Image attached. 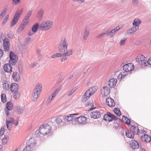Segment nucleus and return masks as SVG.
I'll use <instances>...</instances> for the list:
<instances>
[{
  "instance_id": "18",
  "label": "nucleus",
  "mask_w": 151,
  "mask_h": 151,
  "mask_svg": "<svg viewBox=\"0 0 151 151\" xmlns=\"http://www.w3.org/2000/svg\"><path fill=\"white\" fill-rule=\"evenodd\" d=\"M12 77L14 80L17 81H19L20 79L19 73L16 72L13 73Z\"/></svg>"
},
{
  "instance_id": "51",
  "label": "nucleus",
  "mask_w": 151,
  "mask_h": 151,
  "mask_svg": "<svg viewBox=\"0 0 151 151\" xmlns=\"http://www.w3.org/2000/svg\"><path fill=\"white\" fill-rule=\"evenodd\" d=\"M14 95V97L15 99H17L19 98V93L18 92V91H16Z\"/></svg>"
},
{
  "instance_id": "53",
  "label": "nucleus",
  "mask_w": 151,
  "mask_h": 151,
  "mask_svg": "<svg viewBox=\"0 0 151 151\" xmlns=\"http://www.w3.org/2000/svg\"><path fill=\"white\" fill-rule=\"evenodd\" d=\"M121 28V27L120 26H118L115 28H114V29H112V31H113V33H114L116 32L117 31L119 30Z\"/></svg>"
},
{
  "instance_id": "63",
  "label": "nucleus",
  "mask_w": 151,
  "mask_h": 151,
  "mask_svg": "<svg viewBox=\"0 0 151 151\" xmlns=\"http://www.w3.org/2000/svg\"><path fill=\"white\" fill-rule=\"evenodd\" d=\"M40 133L39 129L38 130H37V131H36L35 133V135L36 136H40Z\"/></svg>"
},
{
  "instance_id": "2",
  "label": "nucleus",
  "mask_w": 151,
  "mask_h": 151,
  "mask_svg": "<svg viewBox=\"0 0 151 151\" xmlns=\"http://www.w3.org/2000/svg\"><path fill=\"white\" fill-rule=\"evenodd\" d=\"M53 23L50 20H47L41 23L39 26L40 30L46 31L50 29L53 25Z\"/></svg>"
},
{
  "instance_id": "56",
  "label": "nucleus",
  "mask_w": 151,
  "mask_h": 151,
  "mask_svg": "<svg viewBox=\"0 0 151 151\" xmlns=\"http://www.w3.org/2000/svg\"><path fill=\"white\" fill-rule=\"evenodd\" d=\"M76 90L75 88H73L68 94V96H70Z\"/></svg>"
},
{
  "instance_id": "45",
  "label": "nucleus",
  "mask_w": 151,
  "mask_h": 151,
  "mask_svg": "<svg viewBox=\"0 0 151 151\" xmlns=\"http://www.w3.org/2000/svg\"><path fill=\"white\" fill-rule=\"evenodd\" d=\"M114 113L118 116H119L121 115V112L118 108H115L114 110Z\"/></svg>"
},
{
  "instance_id": "29",
  "label": "nucleus",
  "mask_w": 151,
  "mask_h": 151,
  "mask_svg": "<svg viewBox=\"0 0 151 151\" xmlns=\"http://www.w3.org/2000/svg\"><path fill=\"white\" fill-rule=\"evenodd\" d=\"M63 117L62 116H60L57 118L56 119V124L57 126H58V125L61 124L62 123L63 120Z\"/></svg>"
},
{
  "instance_id": "9",
  "label": "nucleus",
  "mask_w": 151,
  "mask_h": 151,
  "mask_svg": "<svg viewBox=\"0 0 151 151\" xmlns=\"http://www.w3.org/2000/svg\"><path fill=\"white\" fill-rule=\"evenodd\" d=\"M78 115V113L74 114H70L69 116H66L65 118V120L68 122L72 121V123L74 124L75 122V119L76 116Z\"/></svg>"
},
{
  "instance_id": "44",
  "label": "nucleus",
  "mask_w": 151,
  "mask_h": 151,
  "mask_svg": "<svg viewBox=\"0 0 151 151\" xmlns=\"http://www.w3.org/2000/svg\"><path fill=\"white\" fill-rule=\"evenodd\" d=\"M1 99L2 102L4 103L6 101V98L5 94L2 93L1 95Z\"/></svg>"
},
{
  "instance_id": "10",
  "label": "nucleus",
  "mask_w": 151,
  "mask_h": 151,
  "mask_svg": "<svg viewBox=\"0 0 151 151\" xmlns=\"http://www.w3.org/2000/svg\"><path fill=\"white\" fill-rule=\"evenodd\" d=\"M134 68L133 64L131 63H129L124 65L123 66V70L126 72H129L132 70Z\"/></svg>"
},
{
  "instance_id": "38",
  "label": "nucleus",
  "mask_w": 151,
  "mask_h": 151,
  "mask_svg": "<svg viewBox=\"0 0 151 151\" xmlns=\"http://www.w3.org/2000/svg\"><path fill=\"white\" fill-rule=\"evenodd\" d=\"M6 107L8 110H10L12 109L13 105L11 102H9L6 103Z\"/></svg>"
},
{
  "instance_id": "27",
  "label": "nucleus",
  "mask_w": 151,
  "mask_h": 151,
  "mask_svg": "<svg viewBox=\"0 0 151 151\" xmlns=\"http://www.w3.org/2000/svg\"><path fill=\"white\" fill-rule=\"evenodd\" d=\"M3 89L6 91H8L9 89V85L8 83L5 81H3Z\"/></svg>"
},
{
  "instance_id": "60",
  "label": "nucleus",
  "mask_w": 151,
  "mask_h": 151,
  "mask_svg": "<svg viewBox=\"0 0 151 151\" xmlns=\"http://www.w3.org/2000/svg\"><path fill=\"white\" fill-rule=\"evenodd\" d=\"M37 64V63L35 62L34 63H32L30 65V67L31 68H34L36 66Z\"/></svg>"
},
{
  "instance_id": "23",
  "label": "nucleus",
  "mask_w": 151,
  "mask_h": 151,
  "mask_svg": "<svg viewBox=\"0 0 151 151\" xmlns=\"http://www.w3.org/2000/svg\"><path fill=\"white\" fill-rule=\"evenodd\" d=\"M36 143V141L35 140L34 138H30L28 142L27 143V145H29L32 147H33Z\"/></svg>"
},
{
  "instance_id": "43",
  "label": "nucleus",
  "mask_w": 151,
  "mask_h": 151,
  "mask_svg": "<svg viewBox=\"0 0 151 151\" xmlns=\"http://www.w3.org/2000/svg\"><path fill=\"white\" fill-rule=\"evenodd\" d=\"M127 40V38L125 37H124L122 39L120 42H119V45L120 46H122L124 45V44L125 43L126 41Z\"/></svg>"
},
{
  "instance_id": "49",
  "label": "nucleus",
  "mask_w": 151,
  "mask_h": 151,
  "mask_svg": "<svg viewBox=\"0 0 151 151\" xmlns=\"http://www.w3.org/2000/svg\"><path fill=\"white\" fill-rule=\"evenodd\" d=\"M132 3L133 6L135 7H137L138 6V0H132Z\"/></svg>"
},
{
  "instance_id": "31",
  "label": "nucleus",
  "mask_w": 151,
  "mask_h": 151,
  "mask_svg": "<svg viewBox=\"0 0 151 151\" xmlns=\"http://www.w3.org/2000/svg\"><path fill=\"white\" fill-rule=\"evenodd\" d=\"M63 55L64 56H69L72 54L73 52L71 50H69L67 51H65V52H63Z\"/></svg>"
},
{
  "instance_id": "36",
  "label": "nucleus",
  "mask_w": 151,
  "mask_h": 151,
  "mask_svg": "<svg viewBox=\"0 0 151 151\" xmlns=\"http://www.w3.org/2000/svg\"><path fill=\"white\" fill-rule=\"evenodd\" d=\"M42 87L41 85L40 84H37L36 86V87L34 89L36 92L40 93L41 91Z\"/></svg>"
},
{
  "instance_id": "28",
  "label": "nucleus",
  "mask_w": 151,
  "mask_h": 151,
  "mask_svg": "<svg viewBox=\"0 0 151 151\" xmlns=\"http://www.w3.org/2000/svg\"><path fill=\"white\" fill-rule=\"evenodd\" d=\"M32 12V10H30L27 13V15L24 18L23 20L28 22L31 15Z\"/></svg>"
},
{
  "instance_id": "17",
  "label": "nucleus",
  "mask_w": 151,
  "mask_h": 151,
  "mask_svg": "<svg viewBox=\"0 0 151 151\" xmlns=\"http://www.w3.org/2000/svg\"><path fill=\"white\" fill-rule=\"evenodd\" d=\"M131 146L134 149H137L139 147V143L135 140H132L130 142Z\"/></svg>"
},
{
  "instance_id": "7",
  "label": "nucleus",
  "mask_w": 151,
  "mask_h": 151,
  "mask_svg": "<svg viewBox=\"0 0 151 151\" xmlns=\"http://www.w3.org/2000/svg\"><path fill=\"white\" fill-rule=\"evenodd\" d=\"M117 119V117L116 116L109 112L107 113L104 116V119L106 122H110Z\"/></svg>"
},
{
  "instance_id": "11",
  "label": "nucleus",
  "mask_w": 151,
  "mask_h": 151,
  "mask_svg": "<svg viewBox=\"0 0 151 151\" xmlns=\"http://www.w3.org/2000/svg\"><path fill=\"white\" fill-rule=\"evenodd\" d=\"M3 47L5 51H8L9 48V39L7 38H5L3 40Z\"/></svg>"
},
{
  "instance_id": "13",
  "label": "nucleus",
  "mask_w": 151,
  "mask_h": 151,
  "mask_svg": "<svg viewBox=\"0 0 151 151\" xmlns=\"http://www.w3.org/2000/svg\"><path fill=\"white\" fill-rule=\"evenodd\" d=\"M106 104L110 107H114L115 105L113 99L111 98H108L106 99Z\"/></svg>"
},
{
  "instance_id": "62",
  "label": "nucleus",
  "mask_w": 151,
  "mask_h": 151,
  "mask_svg": "<svg viewBox=\"0 0 151 151\" xmlns=\"http://www.w3.org/2000/svg\"><path fill=\"white\" fill-rule=\"evenodd\" d=\"M139 57L140 58L141 61L145 60V57L144 55H141V56L140 57Z\"/></svg>"
},
{
  "instance_id": "54",
  "label": "nucleus",
  "mask_w": 151,
  "mask_h": 151,
  "mask_svg": "<svg viewBox=\"0 0 151 151\" xmlns=\"http://www.w3.org/2000/svg\"><path fill=\"white\" fill-rule=\"evenodd\" d=\"M12 124V123L6 122V127L9 130H10L11 129Z\"/></svg>"
},
{
  "instance_id": "33",
  "label": "nucleus",
  "mask_w": 151,
  "mask_h": 151,
  "mask_svg": "<svg viewBox=\"0 0 151 151\" xmlns=\"http://www.w3.org/2000/svg\"><path fill=\"white\" fill-rule=\"evenodd\" d=\"M141 22V21L140 19H136L134 20L132 24L134 26H135L138 27V25L140 24Z\"/></svg>"
},
{
  "instance_id": "8",
  "label": "nucleus",
  "mask_w": 151,
  "mask_h": 151,
  "mask_svg": "<svg viewBox=\"0 0 151 151\" xmlns=\"http://www.w3.org/2000/svg\"><path fill=\"white\" fill-rule=\"evenodd\" d=\"M9 57V63L12 65H15L17 61V57L13 52H11L10 53Z\"/></svg>"
},
{
  "instance_id": "16",
  "label": "nucleus",
  "mask_w": 151,
  "mask_h": 151,
  "mask_svg": "<svg viewBox=\"0 0 151 151\" xmlns=\"http://www.w3.org/2000/svg\"><path fill=\"white\" fill-rule=\"evenodd\" d=\"M10 88L13 93H15L18 91L19 86L16 83H12L11 85Z\"/></svg>"
},
{
  "instance_id": "20",
  "label": "nucleus",
  "mask_w": 151,
  "mask_h": 151,
  "mask_svg": "<svg viewBox=\"0 0 151 151\" xmlns=\"http://www.w3.org/2000/svg\"><path fill=\"white\" fill-rule=\"evenodd\" d=\"M27 22L23 20V22L20 25L19 28L18 29V31L19 32H21L25 27L27 24Z\"/></svg>"
},
{
  "instance_id": "46",
  "label": "nucleus",
  "mask_w": 151,
  "mask_h": 151,
  "mask_svg": "<svg viewBox=\"0 0 151 151\" xmlns=\"http://www.w3.org/2000/svg\"><path fill=\"white\" fill-rule=\"evenodd\" d=\"M32 147L29 145H27V146L24 149L23 151H30Z\"/></svg>"
},
{
  "instance_id": "26",
  "label": "nucleus",
  "mask_w": 151,
  "mask_h": 151,
  "mask_svg": "<svg viewBox=\"0 0 151 151\" xmlns=\"http://www.w3.org/2000/svg\"><path fill=\"white\" fill-rule=\"evenodd\" d=\"M126 136L130 138H133L134 136V133L130 130L126 131Z\"/></svg>"
},
{
  "instance_id": "55",
  "label": "nucleus",
  "mask_w": 151,
  "mask_h": 151,
  "mask_svg": "<svg viewBox=\"0 0 151 151\" xmlns=\"http://www.w3.org/2000/svg\"><path fill=\"white\" fill-rule=\"evenodd\" d=\"M106 33H107V35L108 36H112V35L114 34L112 30H111V31L109 30H107L106 31Z\"/></svg>"
},
{
  "instance_id": "58",
  "label": "nucleus",
  "mask_w": 151,
  "mask_h": 151,
  "mask_svg": "<svg viewBox=\"0 0 151 151\" xmlns=\"http://www.w3.org/2000/svg\"><path fill=\"white\" fill-rule=\"evenodd\" d=\"M41 52V51L40 50H37V57L38 58H40L42 55Z\"/></svg>"
},
{
  "instance_id": "5",
  "label": "nucleus",
  "mask_w": 151,
  "mask_h": 151,
  "mask_svg": "<svg viewBox=\"0 0 151 151\" xmlns=\"http://www.w3.org/2000/svg\"><path fill=\"white\" fill-rule=\"evenodd\" d=\"M23 10H18L16 12L11 22V26L12 27L14 26L17 22L20 16L22 13Z\"/></svg>"
},
{
  "instance_id": "41",
  "label": "nucleus",
  "mask_w": 151,
  "mask_h": 151,
  "mask_svg": "<svg viewBox=\"0 0 151 151\" xmlns=\"http://www.w3.org/2000/svg\"><path fill=\"white\" fill-rule=\"evenodd\" d=\"M44 12V9H41L38 11L37 14L38 16L41 18L43 16Z\"/></svg>"
},
{
  "instance_id": "3",
  "label": "nucleus",
  "mask_w": 151,
  "mask_h": 151,
  "mask_svg": "<svg viewBox=\"0 0 151 151\" xmlns=\"http://www.w3.org/2000/svg\"><path fill=\"white\" fill-rule=\"evenodd\" d=\"M51 127L48 124H43L39 128V132L41 134L45 135L50 133L51 132Z\"/></svg>"
},
{
  "instance_id": "15",
  "label": "nucleus",
  "mask_w": 151,
  "mask_h": 151,
  "mask_svg": "<svg viewBox=\"0 0 151 151\" xmlns=\"http://www.w3.org/2000/svg\"><path fill=\"white\" fill-rule=\"evenodd\" d=\"M11 65L10 63H7L4 65V68L5 71L8 73H10L12 72V68Z\"/></svg>"
},
{
  "instance_id": "59",
  "label": "nucleus",
  "mask_w": 151,
  "mask_h": 151,
  "mask_svg": "<svg viewBox=\"0 0 151 151\" xmlns=\"http://www.w3.org/2000/svg\"><path fill=\"white\" fill-rule=\"evenodd\" d=\"M20 0H13V3L14 5H17L19 3Z\"/></svg>"
},
{
  "instance_id": "14",
  "label": "nucleus",
  "mask_w": 151,
  "mask_h": 151,
  "mask_svg": "<svg viewBox=\"0 0 151 151\" xmlns=\"http://www.w3.org/2000/svg\"><path fill=\"white\" fill-rule=\"evenodd\" d=\"M117 82V80L115 78L111 79L108 82V85L110 88H113L116 85Z\"/></svg>"
},
{
  "instance_id": "47",
  "label": "nucleus",
  "mask_w": 151,
  "mask_h": 151,
  "mask_svg": "<svg viewBox=\"0 0 151 151\" xmlns=\"http://www.w3.org/2000/svg\"><path fill=\"white\" fill-rule=\"evenodd\" d=\"M14 120L12 117L8 118L6 119V122L13 124L14 123Z\"/></svg>"
},
{
  "instance_id": "4",
  "label": "nucleus",
  "mask_w": 151,
  "mask_h": 151,
  "mask_svg": "<svg viewBox=\"0 0 151 151\" xmlns=\"http://www.w3.org/2000/svg\"><path fill=\"white\" fill-rule=\"evenodd\" d=\"M67 46L68 44L66 43L65 39H62L58 45V50L59 52L62 53L65 52L67 50Z\"/></svg>"
},
{
  "instance_id": "6",
  "label": "nucleus",
  "mask_w": 151,
  "mask_h": 151,
  "mask_svg": "<svg viewBox=\"0 0 151 151\" xmlns=\"http://www.w3.org/2000/svg\"><path fill=\"white\" fill-rule=\"evenodd\" d=\"M87 118L84 116H76L74 124L83 125L86 123Z\"/></svg>"
},
{
  "instance_id": "12",
  "label": "nucleus",
  "mask_w": 151,
  "mask_h": 151,
  "mask_svg": "<svg viewBox=\"0 0 151 151\" xmlns=\"http://www.w3.org/2000/svg\"><path fill=\"white\" fill-rule=\"evenodd\" d=\"M110 89L107 86H104L101 90V93L102 95L105 96H107L110 93Z\"/></svg>"
},
{
  "instance_id": "48",
  "label": "nucleus",
  "mask_w": 151,
  "mask_h": 151,
  "mask_svg": "<svg viewBox=\"0 0 151 151\" xmlns=\"http://www.w3.org/2000/svg\"><path fill=\"white\" fill-rule=\"evenodd\" d=\"M6 9H5L3 10L2 12L0 14V19H2L6 13Z\"/></svg>"
},
{
  "instance_id": "32",
  "label": "nucleus",
  "mask_w": 151,
  "mask_h": 151,
  "mask_svg": "<svg viewBox=\"0 0 151 151\" xmlns=\"http://www.w3.org/2000/svg\"><path fill=\"white\" fill-rule=\"evenodd\" d=\"M40 93L38 92H36L35 90H34V93L33 94V98L34 101H36L38 98L39 97V95Z\"/></svg>"
},
{
  "instance_id": "52",
  "label": "nucleus",
  "mask_w": 151,
  "mask_h": 151,
  "mask_svg": "<svg viewBox=\"0 0 151 151\" xmlns=\"http://www.w3.org/2000/svg\"><path fill=\"white\" fill-rule=\"evenodd\" d=\"M107 33H106V31L104 32H102L100 34H99V35H98L96 37L97 38H100V37H101L103 36H104L105 35H107Z\"/></svg>"
},
{
  "instance_id": "30",
  "label": "nucleus",
  "mask_w": 151,
  "mask_h": 151,
  "mask_svg": "<svg viewBox=\"0 0 151 151\" xmlns=\"http://www.w3.org/2000/svg\"><path fill=\"white\" fill-rule=\"evenodd\" d=\"M56 119H55V118H53L51 119L50 122L52 124V127L53 128H54V129H56L57 127H58V126H57L56 124Z\"/></svg>"
},
{
  "instance_id": "61",
  "label": "nucleus",
  "mask_w": 151,
  "mask_h": 151,
  "mask_svg": "<svg viewBox=\"0 0 151 151\" xmlns=\"http://www.w3.org/2000/svg\"><path fill=\"white\" fill-rule=\"evenodd\" d=\"M75 2H78L82 3L84 1V0H72Z\"/></svg>"
},
{
  "instance_id": "42",
  "label": "nucleus",
  "mask_w": 151,
  "mask_h": 151,
  "mask_svg": "<svg viewBox=\"0 0 151 151\" xmlns=\"http://www.w3.org/2000/svg\"><path fill=\"white\" fill-rule=\"evenodd\" d=\"M86 106L88 107L90 110L93 109V108H92V107L93 106L92 101H90Z\"/></svg>"
},
{
  "instance_id": "34",
  "label": "nucleus",
  "mask_w": 151,
  "mask_h": 151,
  "mask_svg": "<svg viewBox=\"0 0 151 151\" xmlns=\"http://www.w3.org/2000/svg\"><path fill=\"white\" fill-rule=\"evenodd\" d=\"M131 131L133 133L134 132L135 134H137L139 132V130L138 129L137 127L135 126H132L131 127Z\"/></svg>"
},
{
  "instance_id": "21",
  "label": "nucleus",
  "mask_w": 151,
  "mask_h": 151,
  "mask_svg": "<svg viewBox=\"0 0 151 151\" xmlns=\"http://www.w3.org/2000/svg\"><path fill=\"white\" fill-rule=\"evenodd\" d=\"M142 140L146 142H149L151 141L150 137L148 136V135L144 134L143 136H141Z\"/></svg>"
},
{
  "instance_id": "39",
  "label": "nucleus",
  "mask_w": 151,
  "mask_h": 151,
  "mask_svg": "<svg viewBox=\"0 0 151 151\" xmlns=\"http://www.w3.org/2000/svg\"><path fill=\"white\" fill-rule=\"evenodd\" d=\"M17 112L19 114H22L24 111V109L23 107L20 106H18L17 107Z\"/></svg>"
},
{
  "instance_id": "57",
  "label": "nucleus",
  "mask_w": 151,
  "mask_h": 151,
  "mask_svg": "<svg viewBox=\"0 0 151 151\" xmlns=\"http://www.w3.org/2000/svg\"><path fill=\"white\" fill-rule=\"evenodd\" d=\"M141 64L142 65V66H147V62L145 60L141 61Z\"/></svg>"
},
{
  "instance_id": "64",
  "label": "nucleus",
  "mask_w": 151,
  "mask_h": 151,
  "mask_svg": "<svg viewBox=\"0 0 151 151\" xmlns=\"http://www.w3.org/2000/svg\"><path fill=\"white\" fill-rule=\"evenodd\" d=\"M56 55L57 57H61L62 56H63V53L62 54H60V53H57L56 54Z\"/></svg>"
},
{
  "instance_id": "24",
  "label": "nucleus",
  "mask_w": 151,
  "mask_h": 151,
  "mask_svg": "<svg viewBox=\"0 0 151 151\" xmlns=\"http://www.w3.org/2000/svg\"><path fill=\"white\" fill-rule=\"evenodd\" d=\"M128 75V73H127V72H126L125 71V72H122L120 73V74L119 75V76L118 77V78L120 80H121L124 78Z\"/></svg>"
},
{
  "instance_id": "25",
  "label": "nucleus",
  "mask_w": 151,
  "mask_h": 151,
  "mask_svg": "<svg viewBox=\"0 0 151 151\" xmlns=\"http://www.w3.org/2000/svg\"><path fill=\"white\" fill-rule=\"evenodd\" d=\"M90 31L89 29L86 28L84 31L83 35V38L84 40H86L89 35Z\"/></svg>"
},
{
  "instance_id": "19",
  "label": "nucleus",
  "mask_w": 151,
  "mask_h": 151,
  "mask_svg": "<svg viewBox=\"0 0 151 151\" xmlns=\"http://www.w3.org/2000/svg\"><path fill=\"white\" fill-rule=\"evenodd\" d=\"M101 114L99 111H93L91 113V117L94 119L99 118L101 117Z\"/></svg>"
},
{
  "instance_id": "35",
  "label": "nucleus",
  "mask_w": 151,
  "mask_h": 151,
  "mask_svg": "<svg viewBox=\"0 0 151 151\" xmlns=\"http://www.w3.org/2000/svg\"><path fill=\"white\" fill-rule=\"evenodd\" d=\"M39 28V26L38 23L35 24L32 27V31L33 32H36L38 28Z\"/></svg>"
},
{
  "instance_id": "1",
  "label": "nucleus",
  "mask_w": 151,
  "mask_h": 151,
  "mask_svg": "<svg viewBox=\"0 0 151 151\" xmlns=\"http://www.w3.org/2000/svg\"><path fill=\"white\" fill-rule=\"evenodd\" d=\"M97 88L98 87L96 86L90 88L85 93L84 95L83 96L81 99V102H86L91 96L94 93Z\"/></svg>"
},
{
  "instance_id": "50",
  "label": "nucleus",
  "mask_w": 151,
  "mask_h": 151,
  "mask_svg": "<svg viewBox=\"0 0 151 151\" xmlns=\"http://www.w3.org/2000/svg\"><path fill=\"white\" fill-rule=\"evenodd\" d=\"M31 38L29 37H27L24 40V43L25 45H27L29 43V42L30 41Z\"/></svg>"
},
{
  "instance_id": "40",
  "label": "nucleus",
  "mask_w": 151,
  "mask_h": 151,
  "mask_svg": "<svg viewBox=\"0 0 151 151\" xmlns=\"http://www.w3.org/2000/svg\"><path fill=\"white\" fill-rule=\"evenodd\" d=\"M9 137L8 136H4V137L2 138V143L4 144H6L9 139Z\"/></svg>"
},
{
  "instance_id": "37",
  "label": "nucleus",
  "mask_w": 151,
  "mask_h": 151,
  "mask_svg": "<svg viewBox=\"0 0 151 151\" xmlns=\"http://www.w3.org/2000/svg\"><path fill=\"white\" fill-rule=\"evenodd\" d=\"M122 119L125 121V123L127 125H130L131 123L130 120L127 117L124 116H123L122 117Z\"/></svg>"
},
{
  "instance_id": "22",
  "label": "nucleus",
  "mask_w": 151,
  "mask_h": 151,
  "mask_svg": "<svg viewBox=\"0 0 151 151\" xmlns=\"http://www.w3.org/2000/svg\"><path fill=\"white\" fill-rule=\"evenodd\" d=\"M138 26L137 27H134L128 30L127 32V34L129 35H130L131 34H133L138 29Z\"/></svg>"
}]
</instances>
